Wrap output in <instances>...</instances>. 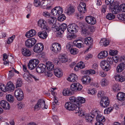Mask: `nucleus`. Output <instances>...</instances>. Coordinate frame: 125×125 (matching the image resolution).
Listing matches in <instances>:
<instances>
[{
  "label": "nucleus",
  "instance_id": "f257e3e1",
  "mask_svg": "<svg viewBox=\"0 0 125 125\" xmlns=\"http://www.w3.org/2000/svg\"><path fill=\"white\" fill-rule=\"evenodd\" d=\"M65 108L69 111H75L76 113H78L79 115H81L82 116L83 115L84 113L83 111L82 110L81 108L77 106H76L73 103L71 102H67L65 105Z\"/></svg>",
  "mask_w": 125,
  "mask_h": 125
},
{
  "label": "nucleus",
  "instance_id": "f03ea898",
  "mask_svg": "<svg viewBox=\"0 0 125 125\" xmlns=\"http://www.w3.org/2000/svg\"><path fill=\"white\" fill-rule=\"evenodd\" d=\"M78 27L77 25L74 23H72L69 25L67 27V30L68 32L72 34L71 37L73 38L72 34L73 35L75 36L74 34L76 33L78 31Z\"/></svg>",
  "mask_w": 125,
  "mask_h": 125
},
{
  "label": "nucleus",
  "instance_id": "7ed1b4c3",
  "mask_svg": "<svg viewBox=\"0 0 125 125\" xmlns=\"http://www.w3.org/2000/svg\"><path fill=\"white\" fill-rule=\"evenodd\" d=\"M93 115H95V118L96 117V120L97 122L100 123L104 122L105 121V117L101 114L100 112L96 109H95V111L93 113Z\"/></svg>",
  "mask_w": 125,
  "mask_h": 125
},
{
  "label": "nucleus",
  "instance_id": "20e7f679",
  "mask_svg": "<svg viewBox=\"0 0 125 125\" xmlns=\"http://www.w3.org/2000/svg\"><path fill=\"white\" fill-rule=\"evenodd\" d=\"M63 11L61 7L60 6L56 7L52 10L51 13L53 15L58 17L59 16L62 14Z\"/></svg>",
  "mask_w": 125,
  "mask_h": 125
},
{
  "label": "nucleus",
  "instance_id": "39448f33",
  "mask_svg": "<svg viewBox=\"0 0 125 125\" xmlns=\"http://www.w3.org/2000/svg\"><path fill=\"white\" fill-rule=\"evenodd\" d=\"M39 62V60L37 59L31 60L29 62L28 65V68L31 70L34 69Z\"/></svg>",
  "mask_w": 125,
  "mask_h": 125
},
{
  "label": "nucleus",
  "instance_id": "423d86ee",
  "mask_svg": "<svg viewBox=\"0 0 125 125\" xmlns=\"http://www.w3.org/2000/svg\"><path fill=\"white\" fill-rule=\"evenodd\" d=\"M14 95L17 100L19 101H21L23 98V91L20 88H17L15 90Z\"/></svg>",
  "mask_w": 125,
  "mask_h": 125
},
{
  "label": "nucleus",
  "instance_id": "0eeeda50",
  "mask_svg": "<svg viewBox=\"0 0 125 125\" xmlns=\"http://www.w3.org/2000/svg\"><path fill=\"white\" fill-rule=\"evenodd\" d=\"M95 111V109H93L90 114H86L85 116V118L86 122L91 123L95 119V115H93V113Z\"/></svg>",
  "mask_w": 125,
  "mask_h": 125
},
{
  "label": "nucleus",
  "instance_id": "6e6552de",
  "mask_svg": "<svg viewBox=\"0 0 125 125\" xmlns=\"http://www.w3.org/2000/svg\"><path fill=\"white\" fill-rule=\"evenodd\" d=\"M51 49L54 53H56L60 52L61 49L60 44L58 43H54L51 47Z\"/></svg>",
  "mask_w": 125,
  "mask_h": 125
},
{
  "label": "nucleus",
  "instance_id": "1a4fd4ad",
  "mask_svg": "<svg viewBox=\"0 0 125 125\" xmlns=\"http://www.w3.org/2000/svg\"><path fill=\"white\" fill-rule=\"evenodd\" d=\"M83 87L78 83H72L71 85L70 89L72 91H76L81 90Z\"/></svg>",
  "mask_w": 125,
  "mask_h": 125
},
{
  "label": "nucleus",
  "instance_id": "9d476101",
  "mask_svg": "<svg viewBox=\"0 0 125 125\" xmlns=\"http://www.w3.org/2000/svg\"><path fill=\"white\" fill-rule=\"evenodd\" d=\"M100 106L102 107H108L109 104V101L108 97L106 96L103 97L100 101Z\"/></svg>",
  "mask_w": 125,
  "mask_h": 125
},
{
  "label": "nucleus",
  "instance_id": "9b49d317",
  "mask_svg": "<svg viewBox=\"0 0 125 125\" xmlns=\"http://www.w3.org/2000/svg\"><path fill=\"white\" fill-rule=\"evenodd\" d=\"M45 103V101L42 99H39L37 103L35 105L34 107V110H38L40 109L41 108L43 109V107Z\"/></svg>",
  "mask_w": 125,
  "mask_h": 125
},
{
  "label": "nucleus",
  "instance_id": "f8f14e48",
  "mask_svg": "<svg viewBox=\"0 0 125 125\" xmlns=\"http://www.w3.org/2000/svg\"><path fill=\"white\" fill-rule=\"evenodd\" d=\"M36 40L33 38H29L27 39L25 42L26 46L28 48L33 46L36 43Z\"/></svg>",
  "mask_w": 125,
  "mask_h": 125
},
{
  "label": "nucleus",
  "instance_id": "ddd939ff",
  "mask_svg": "<svg viewBox=\"0 0 125 125\" xmlns=\"http://www.w3.org/2000/svg\"><path fill=\"white\" fill-rule=\"evenodd\" d=\"M100 65L102 69L105 71H107L110 69L111 67L109 63L105 61H102Z\"/></svg>",
  "mask_w": 125,
  "mask_h": 125
},
{
  "label": "nucleus",
  "instance_id": "4468645a",
  "mask_svg": "<svg viewBox=\"0 0 125 125\" xmlns=\"http://www.w3.org/2000/svg\"><path fill=\"white\" fill-rule=\"evenodd\" d=\"M46 21L43 19L39 20L38 22V26L41 28L46 30H48L49 28L45 24Z\"/></svg>",
  "mask_w": 125,
  "mask_h": 125
},
{
  "label": "nucleus",
  "instance_id": "2eb2a0df",
  "mask_svg": "<svg viewBox=\"0 0 125 125\" xmlns=\"http://www.w3.org/2000/svg\"><path fill=\"white\" fill-rule=\"evenodd\" d=\"M43 46L41 43L36 44L33 47V50L34 52L39 53L42 51L43 49Z\"/></svg>",
  "mask_w": 125,
  "mask_h": 125
},
{
  "label": "nucleus",
  "instance_id": "dca6fc26",
  "mask_svg": "<svg viewBox=\"0 0 125 125\" xmlns=\"http://www.w3.org/2000/svg\"><path fill=\"white\" fill-rule=\"evenodd\" d=\"M67 26V25L65 23H63L60 25L57 29V30L58 31V34L61 35L63 33L64 31L66 29Z\"/></svg>",
  "mask_w": 125,
  "mask_h": 125
},
{
  "label": "nucleus",
  "instance_id": "f3484780",
  "mask_svg": "<svg viewBox=\"0 0 125 125\" xmlns=\"http://www.w3.org/2000/svg\"><path fill=\"white\" fill-rule=\"evenodd\" d=\"M85 21L87 23L91 25H94L96 23L95 19L91 16L86 17L85 18Z\"/></svg>",
  "mask_w": 125,
  "mask_h": 125
},
{
  "label": "nucleus",
  "instance_id": "a211bd4d",
  "mask_svg": "<svg viewBox=\"0 0 125 125\" xmlns=\"http://www.w3.org/2000/svg\"><path fill=\"white\" fill-rule=\"evenodd\" d=\"M46 66L45 65L41 64L38 65L36 68V71L37 72L39 73H42L45 71Z\"/></svg>",
  "mask_w": 125,
  "mask_h": 125
},
{
  "label": "nucleus",
  "instance_id": "6ab92c4d",
  "mask_svg": "<svg viewBox=\"0 0 125 125\" xmlns=\"http://www.w3.org/2000/svg\"><path fill=\"white\" fill-rule=\"evenodd\" d=\"M85 101V99L83 98L80 97H78L77 99H76V101L75 102V105L81 108L80 106L81 104L84 103Z\"/></svg>",
  "mask_w": 125,
  "mask_h": 125
},
{
  "label": "nucleus",
  "instance_id": "aec40b11",
  "mask_svg": "<svg viewBox=\"0 0 125 125\" xmlns=\"http://www.w3.org/2000/svg\"><path fill=\"white\" fill-rule=\"evenodd\" d=\"M75 9L74 7L71 5H68L65 10V12L67 14L70 15L74 12Z\"/></svg>",
  "mask_w": 125,
  "mask_h": 125
},
{
  "label": "nucleus",
  "instance_id": "412c9836",
  "mask_svg": "<svg viewBox=\"0 0 125 125\" xmlns=\"http://www.w3.org/2000/svg\"><path fill=\"white\" fill-rule=\"evenodd\" d=\"M83 27L82 28V33L86 35L88 34V31L89 29L91 30V27L89 25H88L86 23L84 24Z\"/></svg>",
  "mask_w": 125,
  "mask_h": 125
},
{
  "label": "nucleus",
  "instance_id": "4be33fe9",
  "mask_svg": "<svg viewBox=\"0 0 125 125\" xmlns=\"http://www.w3.org/2000/svg\"><path fill=\"white\" fill-rule=\"evenodd\" d=\"M91 77L88 76H84L82 78L83 83L84 84H88L91 81Z\"/></svg>",
  "mask_w": 125,
  "mask_h": 125
},
{
  "label": "nucleus",
  "instance_id": "5701e85b",
  "mask_svg": "<svg viewBox=\"0 0 125 125\" xmlns=\"http://www.w3.org/2000/svg\"><path fill=\"white\" fill-rule=\"evenodd\" d=\"M1 106L4 109H9L10 107L9 103L6 101L3 100L0 102Z\"/></svg>",
  "mask_w": 125,
  "mask_h": 125
},
{
  "label": "nucleus",
  "instance_id": "b1692460",
  "mask_svg": "<svg viewBox=\"0 0 125 125\" xmlns=\"http://www.w3.org/2000/svg\"><path fill=\"white\" fill-rule=\"evenodd\" d=\"M78 79L77 76L74 73L71 74L67 78V80L69 82H73Z\"/></svg>",
  "mask_w": 125,
  "mask_h": 125
},
{
  "label": "nucleus",
  "instance_id": "393cba45",
  "mask_svg": "<svg viewBox=\"0 0 125 125\" xmlns=\"http://www.w3.org/2000/svg\"><path fill=\"white\" fill-rule=\"evenodd\" d=\"M15 88V86L13 83L11 82H9L6 84V91H12Z\"/></svg>",
  "mask_w": 125,
  "mask_h": 125
},
{
  "label": "nucleus",
  "instance_id": "a878e982",
  "mask_svg": "<svg viewBox=\"0 0 125 125\" xmlns=\"http://www.w3.org/2000/svg\"><path fill=\"white\" fill-rule=\"evenodd\" d=\"M93 41V39L89 37L86 38L84 40V41L85 44L89 46V48H90L92 45Z\"/></svg>",
  "mask_w": 125,
  "mask_h": 125
},
{
  "label": "nucleus",
  "instance_id": "bb28decb",
  "mask_svg": "<svg viewBox=\"0 0 125 125\" xmlns=\"http://www.w3.org/2000/svg\"><path fill=\"white\" fill-rule=\"evenodd\" d=\"M36 34L35 31L34 30H31L27 32L25 34V36L27 38H29L35 35Z\"/></svg>",
  "mask_w": 125,
  "mask_h": 125
},
{
  "label": "nucleus",
  "instance_id": "cd10ccee",
  "mask_svg": "<svg viewBox=\"0 0 125 125\" xmlns=\"http://www.w3.org/2000/svg\"><path fill=\"white\" fill-rule=\"evenodd\" d=\"M125 67V64L122 62L119 64L117 66L116 70L118 72H120L122 71Z\"/></svg>",
  "mask_w": 125,
  "mask_h": 125
},
{
  "label": "nucleus",
  "instance_id": "c85d7f7f",
  "mask_svg": "<svg viewBox=\"0 0 125 125\" xmlns=\"http://www.w3.org/2000/svg\"><path fill=\"white\" fill-rule=\"evenodd\" d=\"M38 35L41 38L44 39L47 38L48 35L46 31H43L39 32L38 33Z\"/></svg>",
  "mask_w": 125,
  "mask_h": 125
},
{
  "label": "nucleus",
  "instance_id": "c756f323",
  "mask_svg": "<svg viewBox=\"0 0 125 125\" xmlns=\"http://www.w3.org/2000/svg\"><path fill=\"white\" fill-rule=\"evenodd\" d=\"M108 53L106 51H101L98 55V58L99 59L104 58L106 57L108 55Z\"/></svg>",
  "mask_w": 125,
  "mask_h": 125
},
{
  "label": "nucleus",
  "instance_id": "7c9ffc66",
  "mask_svg": "<svg viewBox=\"0 0 125 125\" xmlns=\"http://www.w3.org/2000/svg\"><path fill=\"white\" fill-rule=\"evenodd\" d=\"M59 60L62 63H64L67 61V56L65 54H61L58 57Z\"/></svg>",
  "mask_w": 125,
  "mask_h": 125
},
{
  "label": "nucleus",
  "instance_id": "2f4dec72",
  "mask_svg": "<svg viewBox=\"0 0 125 125\" xmlns=\"http://www.w3.org/2000/svg\"><path fill=\"white\" fill-rule=\"evenodd\" d=\"M22 52L23 55L26 56H29L31 55V52L29 50L26 48H23L22 50Z\"/></svg>",
  "mask_w": 125,
  "mask_h": 125
},
{
  "label": "nucleus",
  "instance_id": "473e14b6",
  "mask_svg": "<svg viewBox=\"0 0 125 125\" xmlns=\"http://www.w3.org/2000/svg\"><path fill=\"white\" fill-rule=\"evenodd\" d=\"M116 96L118 99L120 101H124L125 99V94L122 92L118 93Z\"/></svg>",
  "mask_w": 125,
  "mask_h": 125
},
{
  "label": "nucleus",
  "instance_id": "72a5a7b5",
  "mask_svg": "<svg viewBox=\"0 0 125 125\" xmlns=\"http://www.w3.org/2000/svg\"><path fill=\"white\" fill-rule=\"evenodd\" d=\"M115 79L117 81L121 82H122L125 80L124 77L122 75H116L115 76Z\"/></svg>",
  "mask_w": 125,
  "mask_h": 125
},
{
  "label": "nucleus",
  "instance_id": "f704fd0d",
  "mask_svg": "<svg viewBox=\"0 0 125 125\" xmlns=\"http://www.w3.org/2000/svg\"><path fill=\"white\" fill-rule=\"evenodd\" d=\"M100 83L102 86H105L108 85L109 82L107 79L104 78L101 80Z\"/></svg>",
  "mask_w": 125,
  "mask_h": 125
},
{
  "label": "nucleus",
  "instance_id": "c9c22d12",
  "mask_svg": "<svg viewBox=\"0 0 125 125\" xmlns=\"http://www.w3.org/2000/svg\"><path fill=\"white\" fill-rule=\"evenodd\" d=\"M118 8L117 6H115L113 8L111 9V11L113 14H116L120 11Z\"/></svg>",
  "mask_w": 125,
  "mask_h": 125
},
{
  "label": "nucleus",
  "instance_id": "e433bc0d",
  "mask_svg": "<svg viewBox=\"0 0 125 125\" xmlns=\"http://www.w3.org/2000/svg\"><path fill=\"white\" fill-rule=\"evenodd\" d=\"M109 42L108 40H107L106 38L102 39L101 40L100 43L102 44L104 46H106L108 45L109 43Z\"/></svg>",
  "mask_w": 125,
  "mask_h": 125
},
{
  "label": "nucleus",
  "instance_id": "4c0bfd02",
  "mask_svg": "<svg viewBox=\"0 0 125 125\" xmlns=\"http://www.w3.org/2000/svg\"><path fill=\"white\" fill-rule=\"evenodd\" d=\"M46 66L48 70L50 71L53 69L54 66L52 62H48L46 63Z\"/></svg>",
  "mask_w": 125,
  "mask_h": 125
},
{
  "label": "nucleus",
  "instance_id": "58836bf2",
  "mask_svg": "<svg viewBox=\"0 0 125 125\" xmlns=\"http://www.w3.org/2000/svg\"><path fill=\"white\" fill-rule=\"evenodd\" d=\"M6 98L7 100L10 102L12 103L14 101L13 97L11 94H7L6 95Z\"/></svg>",
  "mask_w": 125,
  "mask_h": 125
},
{
  "label": "nucleus",
  "instance_id": "ea45409f",
  "mask_svg": "<svg viewBox=\"0 0 125 125\" xmlns=\"http://www.w3.org/2000/svg\"><path fill=\"white\" fill-rule=\"evenodd\" d=\"M83 73L85 74H93L95 73V71L94 70L92 69L86 70L83 71Z\"/></svg>",
  "mask_w": 125,
  "mask_h": 125
},
{
  "label": "nucleus",
  "instance_id": "a19ab883",
  "mask_svg": "<svg viewBox=\"0 0 125 125\" xmlns=\"http://www.w3.org/2000/svg\"><path fill=\"white\" fill-rule=\"evenodd\" d=\"M73 43L74 46L78 48H81L83 46V44L81 42H79V41H74Z\"/></svg>",
  "mask_w": 125,
  "mask_h": 125
},
{
  "label": "nucleus",
  "instance_id": "79ce46f5",
  "mask_svg": "<svg viewBox=\"0 0 125 125\" xmlns=\"http://www.w3.org/2000/svg\"><path fill=\"white\" fill-rule=\"evenodd\" d=\"M112 88L113 90L115 92H117L120 90L119 88L118 84L117 83H115L113 84Z\"/></svg>",
  "mask_w": 125,
  "mask_h": 125
},
{
  "label": "nucleus",
  "instance_id": "37998d69",
  "mask_svg": "<svg viewBox=\"0 0 125 125\" xmlns=\"http://www.w3.org/2000/svg\"><path fill=\"white\" fill-rule=\"evenodd\" d=\"M117 18L119 20L125 21V13H121L117 15Z\"/></svg>",
  "mask_w": 125,
  "mask_h": 125
},
{
  "label": "nucleus",
  "instance_id": "c03bdc74",
  "mask_svg": "<svg viewBox=\"0 0 125 125\" xmlns=\"http://www.w3.org/2000/svg\"><path fill=\"white\" fill-rule=\"evenodd\" d=\"M97 92V91L95 89H90L88 90V94L92 95H94Z\"/></svg>",
  "mask_w": 125,
  "mask_h": 125
},
{
  "label": "nucleus",
  "instance_id": "a18cd8bd",
  "mask_svg": "<svg viewBox=\"0 0 125 125\" xmlns=\"http://www.w3.org/2000/svg\"><path fill=\"white\" fill-rule=\"evenodd\" d=\"M106 18L109 20H111L115 18V16L111 13H108L106 15Z\"/></svg>",
  "mask_w": 125,
  "mask_h": 125
},
{
  "label": "nucleus",
  "instance_id": "49530a36",
  "mask_svg": "<svg viewBox=\"0 0 125 125\" xmlns=\"http://www.w3.org/2000/svg\"><path fill=\"white\" fill-rule=\"evenodd\" d=\"M113 107H110L105 109L104 111V113L105 114H109L113 109Z\"/></svg>",
  "mask_w": 125,
  "mask_h": 125
},
{
  "label": "nucleus",
  "instance_id": "de8ad7c7",
  "mask_svg": "<svg viewBox=\"0 0 125 125\" xmlns=\"http://www.w3.org/2000/svg\"><path fill=\"white\" fill-rule=\"evenodd\" d=\"M55 18V17H49L47 21L48 23L51 25L53 24Z\"/></svg>",
  "mask_w": 125,
  "mask_h": 125
},
{
  "label": "nucleus",
  "instance_id": "09e8293b",
  "mask_svg": "<svg viewBox=\"0 0 125 125\" xmlns=\"http://www.w3.org/2000/svg\"><path fill=\"white\" fill-rule=\"evenodd\" d=\"M62 93L64 95H69L71 94V93L67 89H64Z\"/></svg>",
  "mask_w": 125,
  "mask_h": 125
},
{
  "label": "nucleus",
  "instance_id": "8fccbe9b",
  "mask_svg": "<svg viewBox=\"0 0 125 125\" xmlns=\"http://www.w3.org/2000/svg\"><path fill=\"white\" fill-rule=\"evenodd\" d=\"M30 78L33 79L35 81H37L39 80V78L36 75L29 73Z\"/></svg>",
  "mask_w": 125,
  "mask_h": 125
},
{
  "label": "nucleus",
  "instance_id": "3c124183",
  "mask_svg": "<svg viewBox=\"0 0 125 125\" xmlns=\"http://www.w3.org/2000/svg\"><path fill=\"white\" fill-rule=\"evenodd\" d=\"M11 70L9 71L8 74L9 76L10 77H12L14 75V72L15 70V69L13 68H10Z\"/></svg>",
  "mask_w": 125,
  "mask_h": 125
},
{
  "label": "nucleus",
  "instance_id": "603ef678",
  "mask_svg": "<svg viewBox=\"0 0 125 125\" xmlns=\"http://www.w3.org/2000/svg\"><path fill=\"white\" fill-rule=\"evenodd\" d=\"M22 84L21 80V78L17 79L16 83V87H18L21 86Z\"/></svg>",
  "mask_w": 125,
  "mask_h": 125
},
{
  "label": "nucleus",
  "instance_id": "864d4df0",
  "mask_svg": "<svg viewBox=\"0 0 125 125\" xmlns=\"http://www.w3.org/2000/svg\"><path fill=\"white\" fill-rule=\"evenodd\" d=\"M42 2H40V0H34V5L36 7H38L40 6L42 4Z\"/></svg>",
  "mask_w": 125,
  "mask_h": 125
},
{
  "label": "nucleus",
  "instance_id": "5fc2aeb1",
  "mask_svg": "<svg viewBox=\"0 0 125 125\" xmlns=\"http://www.w3.org/2000/svg\"><path fill=\"white\" fill-rule=\"evenodd\" d=\"M77 66H78L80 69L83 68L85 67V65L83 62L81 61L77 64Z\"/></svg>",
  "mask_w": 125,
  "mask_h": 125
},
{
  "label": "nucleus",
  "instance_id": "6e6d98bb",
  "mask_svg": "<svg viewBox=\"0 0 125 125\" xmlns=\"http://www.w3.org/2000/svg\"><path fill=\"white\" fill-rule=\"evenodd\" d=\"M104 91H100L98 92L97 95V96L99 98H101V99L103 97H104Z\"/></svg>",
  "mask_w": 125,
  "mask_h": 125
},
{
  "label": "nucleus",
  "instance_id": "4d7b16f0",
  "mask_svg": "<svg viewBox=\"0 0 125 125\" xmlns=\"http://www.w3.org/2000/svg\"><path fill=\"white\" fill-rule=\"evenodd\" d=\"M112 58L114 62L116 63H117L118 61H120V58L117 56L114 55L112 57Z\"/></svg>",
  "mask_w": 125,
  "mask_h": 125
},
{
  "label": "nucleus",
  "instance_id": "13d9d810",
  "mask_svg": "<svg viewBox=\"0 0 125 125\" xmlns=\"http://www.w3.org/2000/svg\"><path fill=\"white\" fill-rule=\"evenodd\" d=\"M118 51L116 50H110L109 51V54L112 56L116 55L118 53Z\"/></svg>",
  "mask_w": 125,
  "mask_h": 125
},
{
  "label": "nucleus",
  "instance_id": "bf43d9fd",
  "mask_svg": "<svg viewBox=\"0 0 125 125\" xmlns=\"http://www.w3.org/2000/svg\"><path fill=\"white\" fill-rule=\"evenodd\" d=\"M86 8H82L81 7H78V10L80 12L82 13H84L86 11Z\"/></svg>",
  "mask_w": 125,
  "mask_h": 125
},
{
  "label": "nucleus",
  "instance_id": "052dcab7",
  "mask_svg": "<svg viewBox=\"0 0 125 125\" xmlns=\"http://www.w3.org/2000/svg\"><path fill=\"white\" fill-rule=\"evenodd\" d=\"M15 37V36L14 35H13L11 37L9 38L7 41V43L8 44H9L12 42L13 40L14 39Z\"/></svg>",
  "mask_w": 125,
  "mask_h": 125
},
{
  "label": "nucleus",
  "instance_id": "680f3d73",
  "mask_svg": "<svg viewBox=\"0 0 125 125\" xmlns=\"http://www.w3.org/2000/svg\"><path fill=\"white\" fill-rule=\"evenodd\" d=\"M0 89L5 92L6 91V87L4 84H1L0 85Z\"/></svg>",
  "mask_w": 125,
  "mask_h": 125
},
{
  "label": "nucleus",
  "instance_id": "e2e57ef3",
  "mask_svg": "<svg viewBox=\"0 0 125 125\" xmlns=\"http://www.w3.org/2000/svg\"><path fill=\"white\" fill-rule=\"evenodd\" d=\"M120 10L124 12H125V4H123L119 6Z\"/></svg>",
  "mask_w": 125,
  "mask_h": 125
},
{
  "label": "nucleus",
  "instance_id": "0e129e2a",
  "mask_svg": "<svg viewBox=\"0 0 125 125\" xmlns=\"http://www.w3.org/2000/svg\"><path fill=\"white\" fill-rule=\"evenodd\" d=\"M72 54L74 55L77 53V51L76 49H71L70 51Z\"/></svg>",
  "mask_w": 125,
  "mask_h": 125
},
{
  "label": "nucleus",
  "instance_id": "69168bd1",
  "mask_svg": "<svg viewBox=\"0 0 125 125\" xmlns=\"http://www.w3.org/2000/svg\"><path fill=\"white\" fill-rule=\"evenodd\" d=\"M101 8V11L103 13L105 12L107 8L106 5L105 4L103 5Z\"/></svg>",
  "mask_w": 125,
  "mask_h": 125
},
{
  "label": "nucleus",
  "instance_id": "338daca9",
  "mask_svg": "<svg viewBox=\"0 0 125 125\" xmlns=\"http://www.w3.org/2000/svg\"><path fill=\"white\" fill-rule=\"evenodd\" d=\"M76 99L74 96H71L69 97V99L70 101V102L73 103L75 105V102L76 101Z\"/></svg>",
  "mask_w": 125,
  "mask_h": 125
},
{
  "label": "nucleus",
  "instance_id": "774afa93",
  "mask_svg": "<svg viewBox=\"0 0 125 125\" xmlns=\"http://www.w3.org/2000/svg\"><path fill=\"white\" fill-rule=\"evenodd\" d=\"M42 15L45 17H49L50 15V14L47 11H45L43 13Z\"/></svg>",
  "mask_w": 125,
  "mask_h": 125
}]
</instances>
